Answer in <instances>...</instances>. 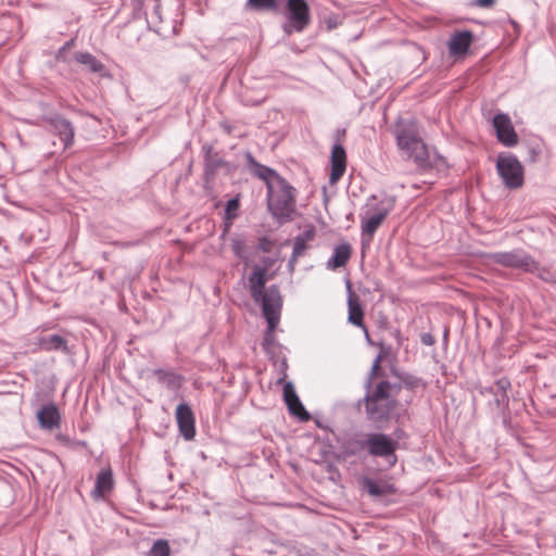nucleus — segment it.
<instances>
[{
  "label": "nucleus",
  "instance_id": "obj_1",
  "mask_svg": "<svg viewBox=\"0 0 556 556\" xmlns=\"http://www.w3.org/2000/svg\"><path fill=\"white\" fill-rule=\"evenodd\" d=\"M396 146L407 160H412L420 173L444 172L448 164L444 156L429 150L420 137L418 125L413 119L397 122L394 129Z\"/></svg>",
  "mask_w": 556,
  "mask_h": 556
},
{
  "label": "nucleus",
  "instance_id": "obj_2",
  "mask_svg": "<svg viewBox=\"0 0 556 556\" xmlns=\"http://www.w3.org/2000/svg\"><path fill=\"white\" fill-rule=\"evenodd\" d=\"M266 269L257 266L249 277V289L253 301L261 306L267 321L265 342H268L280 321L282 296L276 285L266 288Z\"/></svg>",
  "mask_w": 556,
  "mask_h": 556
},
{
  "label": "nucleus",
  "instance_id": "obj_3",
  "mask_svg": "<svg viewBox=\"0 0 556 556\" xmlns=\"http://www.w3.org/2000/svg\"><path fill=\"white\" fill-rule=\"evenodd\" d=\"M379 364L380 356H378L372 364L370 377L367 382L368 392L364 397L367 418L372 421H381L389 417L396 406V400L392 391L397 392L401 389V386H392L389 381L383 380L380 381L372 391H369L371 386L370 380L376 375Z\"/></svg>",
  "mask_w": 556,
  "mask_h": 556
},
{
  "label": "nucleus",
  "instance_id": "obj_4",
  "mask_svg": "<svg viewBox=\"0 0 556 556\" xmlns=\"http://www.w3.org/2000/svg\"><path fill=\"white\" fill-rule=\"evenodd\" d=\"M295 189L285 179L269 185L267 189V208L279 220H290L295 212Z\"/></svg>",
  "mask_w": 556,
  "mask_h": 556
},
{
  "label": "nucleus",
  "instance_id": "obj_5",
  "mask_svg": "<svg viewBox=\"0 0 556 556\" xmlns=\"http://www.w3.org/2000/svg\"><path fill=\"white\" fill-rule=\"evenodd\" d=\"M397 446L399 442L395 439L380 432L367 433L363 439L350 443L352 454L366 451L374 457H392L391 465H394L396 462L395 451Z\"/></svg>",
  "mask_w": 556,
  "mask_h": 556
},
{
  "label": "nucleus",
  "instance_id": "obj_6",
  "mask_svg": "<svg viewBox=\"0 0 556 556\" xmlns=\"http://www.w3.org/2000/svg\"><path fill=\"white\" fill-rule=\"evenodd\" d=\"M496 170L506 188L517 189L523 185V166L516 155L511 153L498 154L496 159Z\"/></svg>",
  "mask_w": 556,
  "mask_h": 556
},
{
  "label": "nucleus",
  "instance_id": "obj_7",
  "mask_svg": "<svg viewBox=\"0 0 556 556\" xmlns=\"http://www.w3.org/2000/svg\"><path fill=\"white\" fill-rule=\"evenodd\" d=\"M287 23L283 30L290 35L293 31L302 33L309 24V8L305 0H287Z\"/></svg>",
  "mask_w": 556,
  "mask_h": 556
},
{
  "label": "nucleus",
  "instance_id": "obj_8",
  "mask_svg": "<svg viewBox=\"0 0 556 556\" xmlns=\"http://www.w3.org/2000/svg\"><path fill=\"white\" fill-rule=\"evenodd\" d=\"M490 260L502 266L521 268L527 271L535 268L534 260L529 254L519 250L492 253Z\"/></svg>",
  "mask_w": 556,
  "mask_h": 556
},
{
  "label": "nucleus",
  "instance_id": "obj_9",
  "mask_svg": "<svg viewBox=\"0 0 556 556\" xmlns=\"http://www.w3.org/2000/svg\"><path fill=\"white\" fill-rule=\"evenodd\" d=\"M493 127L497 140L505 147H515L518 143V135L515 131L510 117L505 113H497L493 117Z\"/></svg>",
  "mask_w": 556,
  "mask_h": 556
},
{
  "label": "nucleus",
  "instance_id": "obj_10",
  "mask_svg": "<svg viewBox=\"0 0 556 556\" xmlns=\"http://www.w3.org/2000/svg\"><path fill=\"white\" fill-rule=\"evenodd\" d=\"M179 433L185 440L190 441L195 435V419L191 407L187 403H180L175 413Z\"/></svg>",
  "mask_w": 556,
  "mask_h": 556
},
{
  "label": "nucleus",
  "instance_id": "obj_11",
  "mask_svg": "<svg viewBox=\"0 0 556 556\" xmlns=\"http://www.w3.org/2000/svg\"><path fill=\"white\" fill-rule=\"evenodd\" d=\"M473 42V33L471 30H456L454 31L448 41V53L453 58L463 56L467 54Z\"/></svg>",
  "mask_w": 556,
  "mask_h": 556
},
{
  "label": "nucleus",
  "instance_id": "obj_12",
  "mask_svg": "<svg viewBox=\"0 0 556 556\" xmlns=\"http://www.w3.org/2000/svg\"><path fill=\"white\" fill-rule=\"evenodd\" d=\"M48 123L51 128V132L60 138L63 142L64 150L70 148L74 142L75 129L73 124L59 115L50 117Z\"/></svg>",
  "mask_w": 556,
  "mask_h": 556
},
{
  "label": "nucleus",
  "instance_id": "obj_13",
  "mask_svg": "<svg viewBox=\"0 0 556 556\" xmlns=\"http://www.w3.org/2000/svg\"><path fill=\"white\" fill-rule=\"evenodd\" d=\"M283 400L288 406L290 414L296 416L301 421H307L311 418L308 412L301 403L294 386L292 382L287 381L283 384Z\"/></svg>",
  "mask_w": 556,
  "mask_h": 556
},
{
  "label": "nucleus",
  "instance_id": "obj_14",
  "mask_svg": "<svg viewBox=\"0 0 556 556\" xmlns=\"http://www.w3.org/2000/svg\"><path fill=\"white\" fill-rule=\"evenodd\" d=\"M331 172L329 180L331 184H336L344 175L346 169V152L345 149L336 143L331 150Z\"/></svg>",
  "mask_w": 556,
  "mask_h": 556
},
{
  "label": "nucleus",
  "instance_id": "obj_15",
  "mask_svg": "<svg viewBox=\"0 0 556 556\" xmlns=\"http://www.w3.org/2000/svg\"><path fill=\"white\" fill-rule=\"evenodd\" d=\"M37 419L45 430H54L61 425L60 412L53 403L42 406L37 413Z\"/></svg>",
  "mask_w": 556,
  "mask_h": 556
},
{
  "label": "nucleus",
  "instance_id": "obj_16",
  "mask_svg": "<svg viewBox=\"0 0 556 556\" xmlns=\"http://www.w3.org/2000/svg\"><path fill=\"white\" fill-rule=\"evenodd\" d=\"M247 160L250 167L252 168L253 174L257 176L260 179L264 180L267 189L269 188V185H274L279 179L283 178L273 168L256 162L251 153L247 154Z\"/></svg>",
  "mask_w": 556,
  "mask_h": 556
},
{
  "label": "nucleus",
  "instance_id": "obj_17",
  "mask_svg": "<svg viewBox=\"0 0 556 556\" xmlns=\"http://www.w3.org/2000/svg\"><path fill=\"white\" fill-rule=\"evenodd\" d=\"M114 479L110 468L102 469L96 479L91 495L94 500L104 498L113 489Z\"/></svg>",
  "mask_w": 556,
  "mask_h": 556
},
{
  "label": "nucleus",
  "instance_id": "obj_18",
  "mask_svg": "<svg viewBox=\"0 0 556 556\" xmlns=\"http://www.w3.org/2000/svg\"><path fill=\"white\" fill-rule=\"evenodd\" d=\"M361 483L363 489L374 498L395 493L394 486L384 480H375L369 477H364Z\"/></svg>",
  "mask_w": 556,
  "mask_h": 556
},
{
  "label": "nucleus",
  "instance_id": "obj_19",
  "mask_svg": "<svg viewBox=\"0 0 556 556\" xmlns=\"http://www.w3.org/2000/svg\"><path fill=\"white\" fill-rule=\"evenodd\" d=\"M348 311H349L348 321L350 324L361 328L364 331L366 338L368 339L369 332H368L366 325L364 324L363 307H362L358 299L355 295H353L352 293H350L349 299H348Z\"/></svg>",
  "mask_w": 556,
  "mask_h": 556
},
{
  "label": "nucleus",
  "instance_id": "obj_20",
  "mask_svg": "<svg viewBox=\"0 0 556 556\" xmlns=\"http://www.w3.org/2000/svg\"><path fill=\"white\" fill-rule=\"evenodd\" d=\"M388 215L387 210H381L371 216H369L366 219L362 220V237L367 238L368 241H370L379 228V226L382 224V222L386 219Z\"/></svg>",
  "mask_w": 556,
  "mask_h": 556
},
{
  "label": "nucleus",
  "instance_id": "obj_21",
  "mask_svg": "<svg viewBox=\"0 0 556 556\" xmlns=\"http://www.w3.org/2000/svg\"><path fill=\"white\" fill-rule=\"evenodd\" d=\"M351 245L348 242L338 244L332 256L327 261L328 269H337L344 266L351 257Z\"/></svg>",
  "mask_w": 556,
  "mask_h": 556
},
{
  "label": "nucleus",
  "instance_id": "obj_22",
  "mask_svg": "<svg viewBox=\"0 0 556 556\" xmlns=\"http://www.w3.org/2000/svg\"><path fill=\"white\" fill-rule=\"evenodd\" d=\"M38 345L42 351H62L67 352V342L60 334H49L39 338Z\"/></svg>",
  "mask_w": 556,
  "mask_h": 556
},
{
  "label": "nucleus",
  "instance_id": "obj_23",
  "mask_svg": "<svg viewBox=\"0 0 556 556\" xmlns=\"http://www.w3.org/2000/svg\"><path fill=\"white\" fill-rule=\"evenodd\" d=\"M153 375L160 383L165 384L168 389L172 390L180 388L184 381L182 376L176 374L173 370L155 369Z\"/></svg>",
  "mask_w": 556,
  "mask_h": 556
},
{
  "label": "nucleus",
  "instance_id": "obj_24",
  "mask_svg": "<svg viewBox=\"0 0 556 556\" xmlns=\"http://www.w3.org/2000/svg\"><path fill=\"white\" fill-rule=\"evenodd\" d=\"M75 60L77 63L85 65L90 73H102L104 65L89 52H76Z\"/></svg>",
  "mask_w": 556,
  "mask_h": 556
},
{
  "label": "nucleus",
  "instance_id": "obj_25",
  "mask_svg": "<svg viewBox=\"0 0 556 556\" xmlns=\"http://www.w3.org/2000/svg\"><path fill=\"white\" fill-rule=\"evenodd\" d=\"M313 231H305L304 236H299L294 239L293 242V251L291 258L289 261V265L292 267L293 264L298 261L300 256H302L307 249V241L313 239Z\"/></svg>",
  "mask_w": 556,
  "mask_h": 556
},
{
  "label": "nucleus",
  "instance_id": "obj_26",
  "mask_svg": "<svg viewBox=\"0 0 556 556\" xmlns=\"http://www.w3.org/2000/svg\"><path fill=\"white\" fill-rule=\"evenodd\" d=\"M240 208V199L239 195L230 199L225 207V220H226V229L232 224L233 219L237 218L238 212Z\"/></svg>",
  "mask_w": 556,
  "mask_h": 556
},
{
  "label": "nucleus",
  "instance_id": "obj_27",
  "mask_svg": "<svg viewBox=\"0 0 556 556\" xmlns=\"http://www.w3.org/2000/svg\"><path fill=\"white\" fill-rule=\"evenodd\" d=\"M170 555V546L167 540L159 539L156 540L151 548L148 551L146 556H169Z\"/></svg>",
  "mask_w": 556,
  "mask_h": 556
},
{
  "label": "nucleus",
  "instance_id": "obj_28",
  "mask_svg": "<svg viewBox=\"0 0 556 556\" xmlns=\"http://www.w3.org/2000/svg\"><path fill=\"white\" fill-rule=\"evenodd\" d=\"M247 5L256 11H276L278 9L276 0H248Z\"/></svg>",
  "mask_w": 556,
  "mask_h": 556
},
{
  "label": "nucleus",
  "instance_id": "obj_29",
  "mask_svg": "<svg viewBox=\"0 0 556 556\" xmlns=\"http://www.w3.org/2000/svg\"><path fill=\"white\" fill-rule=\"evenodd\" d=\"M402 384L406 388V389H410V390H414V389H417L418 387H420L422 384V381L420 378L414 376V375H410V374H402L399 376Z\"/></svg>",
  "mask_w": 556,
  "mask_h": 556
},
{
  "label": "nucleus",
  "instance_id": "obj_30",
  "mask_svg": "<svg viewBox=\"0 0 556 556\" xmlns=\"http://www.w3.org/2000/svg\"><path fill=\"white\" fill-rule=\"evenodd\" d=\"M495 387L497 389L498 392H501V399H497V403L500 404V402H508V395H507V390L510 388V381L506 378H501L498 380H496L495 382Z\"/></svg>",
  "mask_w": 556,
  "mask_h": 556
},
{
  "label": "nucleus",
  "instance_id": "obj_31",
  "mask_svg": "<svg viewBox=\"0 0 556 556\" xmlns=\"http://www.w3.org/2000/svg\"><path fill=\"white\" fill-rule=\"evenodd\" d=\"M231 250L236 256L243 258L245 253V242L243 239L235 238L231 240Z\"/></svg>",
  "mask_w": 556,
  "mask_h": 556
},
{
  "label": "nucleus",
  "instance_id": "obj_32",
  "mask_svg": "<svg viewBox=\"0 0 556 556\" xmlns=\"http://www.w3.org/2000/svg\"><path fill=\"white\" fill-rule=\"evenodd\" d=\"M495 3V0H475L473 5L479 8H491Z\"/></svg>",
  "mask_w": 556,
  "mask_h": 556
},
{
  "label": "nucleus",
  "instance_id": "obj_33",
  "mask_svg": "<svg viewBox=\"0 0 556 556\" xmlns=\"http://www.w3.org/2000/svg\"><path fill=\"white\" fill-rule=\"evenodd\" d=\"M74 43V39H71L68 41H66L62 48H60V50L58 51V55L56 58L60 60L62 58V54L64 51H66L67 49H70Z\"/></svg>",
  "mask_w": 556,
  "mask_h": 556
},
{
  "label": "nucleus",
  "instance_id": "obj_34",
  "mask_svg": "<svg viewBox=\"0 0 556 556\" xmlns=\"http://www.w3.org/2000/svg\"><path fill=\"white\" fill-rule=\"evenodd\" d=\"M421 341L426 345H431L433 343V339H432V337L430 334H424L421 337Z\"/></svg>",
  "mask_w": 556,
  "mask_h": 556
},
{
  "label": "nucleus",
  "instance_id": "obj_35",
  "mask_svg": "<svg viewBox=\"0 0 556 556\" xmlns=\"http://www.w3.org/2000/svg\"><path fill=\"white\" fill-rule=\"evenodd\" d=\"M266 240L265 239H262L261 242H260V248L263 250V251H268V249L266 248V244H265Z\"/></svg>",
  "mask_w": 556,
  "mask_h": 556
},
{
  "label": "nucleus",
  "instance_id": "obj_36",
  "mask_svg": "<svg viewBox=\"0 0 556 556\" xmlns=\"http://www.w3.org/2000/svg\"><path fill=\"white\" fill-rule=\"evenodd\" d=\"M134 244H135V243L126 242V243H123L122 245H123V247H131V245H134Z\"/></svg>",
  "mask_w": 556,
  "mask_h": 556
}]
</instances>
